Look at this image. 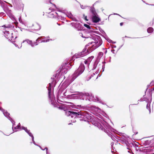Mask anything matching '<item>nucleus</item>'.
<instances>
[{
    "mask_svg": "<svg viewBox=\"0 0 154 154\" xmlns=\"http://www.w3.org/2000/svg\"><path fill=\"white\" fill-rule=\"evenodd\" d=\"M90 10L93 15H97L95 9L94 7H91Z\"/></svg>",
    "mask_w": 154,
    "mask_h": 154,
    "instance_id": "nucleus-9",
    "label": "nucleus"
},
{
    "mask_svg": "<svg viewBox=\"0 0 154 154\" xmlns=\"http://www.w3.org/2000/svg\"><path fill=\"white\" fill-rule=\"evenodd\" d=\"M89 59H88L87 60H86L84 61L85 63L87 65V66H88L89 64Z\"/></svg>",
    "mask_w": 154,
    "mask_h": 154,
    "instance_id": "nucleus-15",
    "label": "nucleus"
},
{
    "mask_svg": "<svg viewBox=\"0 0 154 154\" xmlns=\"http://www.w3.org/2000/svg\"><path fill=\"white\" fill-rule=\"evenodd\" d=\"M27 43L31 45L32 47H33L34 45H37V44L36 42H33L32 41L27 40Z\"/></svg>",
    "mask_w": 154,
    "mask_h": 154,
    "instance_id": "nucleus-11",
    "label": "nucleus"
},
{
    "mask_svg": "<svg viewBox=\"0 0 154 154\" xmlns=\"http://www.w3.org/2000/svg\"><path fill=\"white\" fill-rule=\"evenodd\" d=\"M102 43V41L100 38H99V39L97 40H94V41H92L91 43H88V46H90L91 45H92L88 48L87 51L90 52L91 51L94 50L100 46Z\"/></svg>",
    "mask_w": 154,
    "mask_h": 154,
    "instance_id": "nucleus-1",
    "label": "nucleus"
},
{
    "mask_svg": "<svg viewBox=\"0 0 154 154\" xmlns=\"http://www.w3.org/2000/svg\"><path fill=\"white\" fill-rule=\"evenodd\" d=\"M20 125H18L17 126H16L15 127H14V129H18L20 127Z\"/></svg>",
    "mask_w": 154,
    "mask_h": 154,
    "instance_id": "nucleus-20",
    "label": "nucleus"
},
{
    "mask_svg": "<svg viewBox=\"0 0 154 154\" xmlns=\"http://www.w3.org/2000/svg\"><path fill=\"white\" fill-rule=\"evenodd\" d=\"M29 135L30 136V137H32V140H34V137H33V136L32 134L31 133V135Z\"/></svg>",
    "mask_w": 154,
    "mask_h": 154,
    "instance_id": "nucleus-22",
    "label": "nucleus"
},
{
    "mask_svg": "<svg viewBox=\"0 0 154 154\" xmlns=\"http://www.w3.org/2000/svg\"><path fill=\"white\" fill-rule=\"evenodd\" d=\"M97 15H92V21L94 23H97L100 21V19L97 16Z\"/></svg>",
    "mask_w": 154,
    "mask_h": 154,
    "instance_id": "nucleus-7",
    "label": "nucleus"
},
{
    "mask_svg": "<svg viewBox=\"0 0 154 154\" xmlns=\"http://www.w3.org/2000/svg\"><path fill=\"white\" fill-rule=\"evenodd\" d=\"M79 113H80V115L83 116H86V112L84 111L83 112H81V111L79 112Z\"/></svg>",
    "mask_w": 154,
    "mask_h": 154,
    "instance_id": "nucleus-14",
    "label": "nucleus"
},
{
    "mask_svg": "<svg viewBox=\"0 0 154 154\" xmlns=\"http://www.w3.org/2000/svg\"><path fill=\"white\" fill-rule=\"evenodd\" d=\"M75 27L76 28L78 29V30H79L81 29V24L78 22L76 23H75Z\"/></svg>",
    "mask_w": 154,
    "mask_h": 154,
    "instance_id": "nucleus-8",
    "label": "nucleus"
},
{
    "mask_svg": "<svg viewBox=\"0 0 154 154\" xmlns=\"http://www.w3.org/2000/svg\"><path fill=\"white\" fill-rule=\"evenodd\" d=\"M85 66L83 65H81L72 75L71 81H73L78 76L81 74L84 71Z\"/></svg>",
    "mask_w": 154,
    "mask_h": 154,
    "instance_id": "nucleus-3",
    "label": "nucleus"
},
{
    "mask_svg": "<svg viewBox=\"0 0 154 154\" xmlns=\"http://www.w3.org/2000/svg\"><path fill=\"white\" fill-rule=\"evenodd\" d=\"M84 26L87 28L88 29H90V26L86 24H84Z\"/></svg>",
    "mask_w": 154,
    "mask_h": 154,
    "instance_id": "nucleus-17",
    "label": "nucleus"
},
{
    "mask_svg": "<svg viewBox=\"0 0 154 154\" xmlns=\"http://www.w3.org/2000/svg\"><path fill=\"white\" fill-rule=\"evenodd\" d=\"M51 88H48V97L50 98L51 97Z\"/></svg>",
    "mask_w": 154,
    "mask_h": 154,
    "instance_id": "nucleus-16",
    "label": "nucleus"
},
{
    "mask_svg": "<svg viewBox=\"0 0 154 154\" xmlns=\"http://www.w3.org/2000/svg\"><path fill=\"white\" fill-rule=\"evenodd\" d=\"M97 76L94 73H93L89 78L90 79H92V80H95L97 78Z\"/></svg>",
    "mask_w": 154,
    "mask_h": 154,
    "instance_id": "nucleus-10",
    "label": "nucleus"
},
{
    "mask_svg": "<svg viewBox=\"0 0 154 154\" xmlns=\"http://www.w3.org/2000/svg\"><path fill=\"white\" fill-rule=\"evenodd\" d=\"M66 113L68 116H71L72 117H73V116H72L74 115L76 117L80 118V117L79 116L80 114V113H79V112H76L69 111H68ZM80 117H81V116Z\"/></svg>",
    "mask_w": 154,
    "mask_h": 154,
    "instance_id": "nucleus-6",
    "label": "nucleus"
},
{
    "mask_svg": "<svg viewBox=\"0 0 154 154\" xmlns=\"http://www.w3.org/2000/svg\"><path fill=\"white\" fill-rule=\"evenodd\" d=\"M153 90H154V87L153 88Z\"/></svg>",
    "mask_w": 154,
    "mask_h": 154,
    "instance_id": "nucleus-26",
    "label": "nucleus"
},
{
    "mask_svg": "<svg viewBox=\"0 0 154 154\" xmlns=\"http://www.w3.org/2000/svg\"><path fill=\"white\" fill-rule=\"evenodd\" d=\"M153 31V29L152 28L150 27L148 28L147 29V32L148 33H151Z\"/></svg>",
    "mask_w": 154,
    "mask_h": 154,
    "instance_id": "nucleus-13",
    "label": "nucleus"
},
{
    "mask_svg": "<svg viewBox=\"0 0 154 154\" xmlns=\"http://www.w3.org/2000/svg\"><path fill=\"white\" fill-rule=\"evenodd\" d=\"M32 28L33 29L35 30H39L41 29V25L38 23L35 22L32 24Z\"/></svg>",
    "mask_w": 154,
    "mask_h": 154,
    "instance_id": "nucleus-5",
    "label": "nucleus"
},
{
    "mask_svg": "<svg viewBox=\"0 0 154 154\" xmlns=\"http://www.w3.org/2000/svg\"><path fill=\"white\" fill-rule=\"evenodd\" d=\"M22 129L24 130L25 131L26 133H27L29 135H31V133L30 132L29 130L27 129V128L25 127H22Z\"/></svg>",
    "mask_w": 154,
    "mask_h": 154,
    "instance_id": "nucleus-12",
    "label": "nucleus"
},
{
    "mask_svg": "<svg viewBox=\"0 0 154 154\" xmlns=\"http://www.w3.org/2000/svg\"><path fill=\"white\" fill-rule=\"evenodd\" d=\"M86 49H84L82 52L79 53L77 54H76L73 57L76 58H79L81 57H82L85 56L87 54V53L85 52Z\"/></svg>",
    "mask_w": 154,
    "mask_h": 154,
    "instance_id": "nucleus-4",
    "label": "nucleus"
},
{
    "mask_svg": "<svg viewBox=\"0 0 154 154\" xmlns=\"http://www.w3.org/2000/svg\"><path fill=\"white\" fill-rule=\"evenodd\" d=\"M83 16L84 17V19H85V20H86V21H88V20L87 19V16H85V14H83Z\"/></svg>",
    "mask_w": 154,
    "mask_h": 154,
    "instance_id": "nucleus-19",
    "label": "nucleus"
},
{
    "mask_svg": "<svg viewBox=\"0 0 154 154\" xmlns=\"http://www.w3.org/2000/svg\"><path fill=\"white\" fill-rule=\"evenodd\" d=\"M11 27V26L9 25H8L7 26L4 25L0 27L1 29H3L4 30V31H3V32H4L5 36L6 38L9 40H12L14 38L13 34L12 33H10L8 31L10 29Z\"/></svg>",
    "mask_w": 154,
    "mask_h": 154,
    "instance_id": "nucleus-2",
    "label": "nucleus"
},
{
    "mask_svg": "<svg viewBox=\"0 0 154 154\" xmlns=\"http://www.w3.org/2000/svg\"><path fill=\"white\" fill-rule=\"evenodd\" d=\"M103 52H100L99 53V56L100 57H102L103 56Z\"/></svg>",
    "mask_w": 154,
    "mask_h": 154,
    "instance_id": "nucleus-18",
    "label": "nucleus"
},
{
    "mask_svg": "<svg viewBox=\"0 0 154 154\" xmlns=\"http://www.w3.org/2000/svg\"><path fill=\"white\" fill-rule=\"evenodd\" d=\"M54 5V7H55V8H56V6L54 4V5Z\"/></svg>",
    "mask_w": 154,
    "mask_h": 154,
    "instance_id": "nucleus-25",
    "label": "nucleus"
},
{
    "mask_svg": "<svg viewBox=\"0 0 154 154\" xmlns=\"http://www.w3.org/2000/svg\"><path fill=\"white\" fill-rule=\"evenodd\" d=\"M48 88H51V85L50 84H49V86L48 87Z\"/></svg>",
    "mask_w": 154,
    "mask_h": 154,
    "instance_id": "nucleus-24",
    "label": "nucleus"
},
{
    "mask_svg": "<svg viewBox=\"0 0 154 154\" xmlns=\"http://www.w3.org/2000/svg\"><path fill=\"white\" fill-rule=\"evenodd\" d=\"M58 108L59 109H63L64 108L63 107V106H59L58 107Z\"/></svg>",
    "mask_w": 154,
    "mask_h": 154,
    "instance_id": "nucleus-21",
    "label": "nucleus"
},
{
    "mask_svg": "<svg viewBox=\"0 0 154 154\" xmlns=\"http://www.w3.org/2000/svg\"><path fill=\"white\" fill-rule=\"evenodd\" d=\"M123 23H120V25L121 26H122L123 25Z\"/></svg>",
    "mask_w": 154,
    "mask_h": 154,
    "instance_id": "nucleus-23",
    "label": "nucleus"
}]
</instances>
